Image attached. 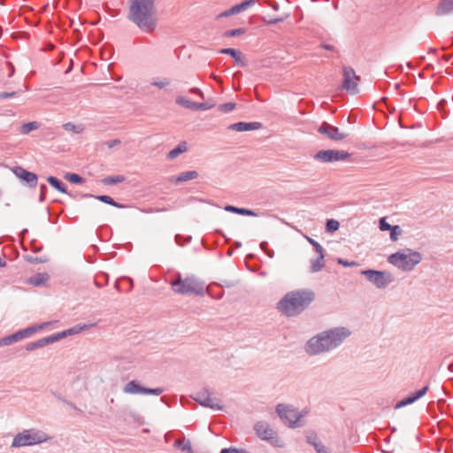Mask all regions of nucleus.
Instances as JSON below:
<instances>
[{"instance_id":"b1692460","label":"nucleus","mask_w":453,"mask_h":453,"mask_svg":"<svg viewBox=\"0 0 453 453\" xmlns=\"http://www.w3.org/2000/svg\"><path fill=\"white\" fill-rule=\"evenodd\" d=\"M198 173L196 171H188L181 173L180 175L175 177L174 181L175 182H183L188 181L190 180L196 179L198 177Z\"/></svg>"},{"instance_id":"2eb2a0df","label":"nucleus","mask_w":453,"mask_h":453,"mask_svg":"<svg viewBox=\"0 0 453 453\" xmlns=\"http://www.w3.org/2000/svg\"><path fill=\"white\" fill-rule=\"evenodd\" d=\"M13 173L20 180L27 183L30 187H35L37 184V175L26 169L17 166L12 170Z\"/></svg>"},{"instance_id":"37998d69","label":"nucleus","mask_w":453,"mask_h":453,"mask_svg":"<svg viewBox=\"0 0 453 453\" xmlns=\"http://www.w3.org/2000/svg\"><path fill=\"white\" fill-rule=\"evenodd\" d=\"M237 213L241 214V215H245V216H255L256 215L254 213V211L248 210V209H244V208H238Z\"/></svg>"},{"instance_id":"4c0bfd02","label":"nucleus","mask_w":453,"mask_h":453,"mask_svg":"<svg viewBox=\"0 0 453 453\" xmlns=\"http://www.w3.org/2000/svg\"><path fill=\"white\" fill-rule=\"evenodd\" d=\"M308 441L314 445L315 450H317L318 453H321V451H323L324 447L320 442L316 441V436H313L312 438L309 437Z\"/></svg>"},{"instance_id":"f257e3e1","label":"nucleus","mask_w":453,"mask_h":453,"mask_svg":"<svg viewBox=\"0 0 453 453\" xmlns=\"http://www.w3.org/2000/svg\"><path fill=\"white\" fill-rule=\"evenodd\" d=\"M156 0H132L129 19L141 29L151 32L156 28Z\"/></svg>"},{"instance_id":"2f4dec72","label":"nucleus","mask_w":453,"mask_h":453,"mask_svg":"<svg viewBox=\"0 0 453 453\" xmlns=\"http://www.w3.org/2000/svg\"><path fill=\"white\" fill-rule=\"evenodd\" d=\"M65 178L71 183L74 184L83 182V179L76 173H66Z\"/></svg>"},{"instance_id":"a211bd4d","label":"nucleus","mask_w":453,"mask_h":453,"mask_svg":"<svg viewBox=\"0 0 453 453\" xmlns=\"http://www.w3.org/2000/svg\"><path fill=\"white\" fill-rule=\"evenodd\" d=\"M258 126H259V124L257 122H250V123L238 122V123L232 125L231 128H233L238 132H245V131L256 129V128H257Z\"/></svg>"},{"instance_id":"6e6d98bb","label":"nucleus","mask_w":453,"mask_h":453,"mask_svg":"<svg viewBox=\"0 0 453 453\" xmlns=\"http://www.w3.org/2000/svg\"><path fill=\"white\" fill-rule=\"evenodd\" d=\"M191 92H194V93H198L201 96H203V92L201 90H199L198 88H193L191 90Z\"/></svg>"},{"instance_id":"13d9d810","label":"nucleus","mask_w":453,"mask_h":453,"mask_svg":"<svg viewBox=\"0 0 453 453\" xmlns=\"http://www.w3.org/2000/svg\"><path fill=\"white\" fill-rule=\"evenodd\" d=\"M45 188H46L45 185H42V186H41V189H42V190H44Z\"/></svg>"},{"instance_id":"412c9836","label":"nucleus","mask_w":453,"mask_h":453,"mask_svg":"<svg viewBox=\"0 0 453 453\" xmlns=\"http://www.w3.org/2000/svg\"><path fill=\"white\" fill-rule=\"evenodd\" d=\"M174 447L176 450L190 453L192 451V446L188 440L186 439H179L174 442Z\"/></svg>"},{"instance_id":"9d476101","label":"nucleus","mask_w":453,"mask_h":453,"mask_svg":"<svg viewBox=\"0 0 453 453\" xmlns=\"http://www.w3.org/2000/svg\"><path fill=\"white\" fill-rule=\"evenodd\" d=\"M378 288H384L393 281V275L385 272L366 270L362 272Z\"/></svg>"},{"instance_id":"4468645a","label":"nucleus","mask_w":453,"mask_h":453,"mask_svg":"<svg viewBox=\"0 0 453 453\" xmlns=\"http://www.w3.org/2000/svg\"><path fill=\"white\" fill-rule=\"evenodd\" d=\"M428 390L429 385H426L422 388L411 393L408 396L398 401V409L414 403L416 401L423 397Z\"/></svg>"},{"instance_id":"4d7b16f0","label":"nucleus","mask_w":453,"mask_h":453,"mask_svg":"<svg viewBox=\"0 0 453 453\" xmlns=\"http://www.w3.org/2000/svg\"><path fill=\"white\" fill-rule=\"evenodd\" d=\"M397 123L398 125L401 127H403V124L401 123V118L400 116L398 115V120H397Z\"/></svg>"},{"instance_id":"7ed1b4c3","label":"nucleus","mask_w":453,"mask_h":453,"mask_svg":"<svg viewBox=\"0 0 453 453\" xmlns=\"http://www.w3.org/2000/svg\"><path fill=\"white\" fill-rule=\"evenodd\" d=\"M349 334L344 328L321 333L311 338L307 344L306 351L310 355H318L337 347Z\"/></svg>"},{"instance_id":"c03bdc74","label":"nucleus","mask_w":453,"mask_h":453,"mask_svg":"<svg viewBox=\"0 0 453 453\" xmlns=\"http://www.w3.org/2000/svg\"><path fill=\"white\" fill-rule=\"evenodd\" d=\"M338 264L342 265L343 266H353L356 265L355 262H348L342 258L338 259Z\"/></svg>"},{"instance_id":"3c124183","label":"nucleus","mask_w":453,"mask_h":453,"mask_svg":"<svg viewBox=\"0 0 453 453\" xmlns=\"http://www.w3.org/2000/svg\"><path fill=\"white\" fill-rule=\"evenodd\" d=\"M230 15H234L233 12H230V9L224 12H221L220 14L218 15V19H220V18H223V17H228Z\"/></svg>"},{"instance_id":"20e7f679","label":"nucleus","mask_w":453,"mask_h":453,"mask_svg":"<svg viewBox=\"0 0 453 453\" xmlns=\"http://www.w3.org/2000/svg\"><path fill=\"white\" fill-rule=\"evenodd\" d=\"M48 436L42 431L27 429L19 433L12 441V447L31 446L47 441Z\"/></svg>"},{"instance_id":"6ab92c4d","label":"nucleus","mask_w":453,"mask_h":453,"mask_svg":"<svg viewBox=\"0 0 453 453\" xmlns=\"http://www.w3.org/2000/svg\"><path fill=\"white\" fill-rule=\"evenodd\" d=\"M219 52L222 54L230 55L233 58H234V60L237 64L245 65V63L242 60V53L240 51L236 50L235 49H232V48L222 49L219 50Z\"/></svg>"},{"instance_id":"5701e85b","label":"nucleus","mask_w":453,"mask_h":453,"mask_svg":"<svg viewBox=\"0 0 453 453\" xmlns=\"http://www.w3.org/2000/svg\"><path fill=\"white\" fill-rule=\"evenodd\" d=\"M48 275L46 273H37L27 280V283L33 286H40L46 282Z\"/></svg>"},{"instance_id":"603ef678","label":"nucleus","mask_w":453,"mask_h":453,"mask_svg":"<svg viewBox=\"0 0 453 453\" xmlns=\"http://www.w3.org/2000/svg\"><path fill=\"white\" fill-rule=\"evenodd\" d=\"M281 21H283L282 18H276L274 19L266 21V23L267 24H276V23H279V22H281Z\"/></svg>"},{"instance_id":"f03ea898","label":"nucleus","mask_w":453,"mask_h":453,"mask_svg":"<svg viewBox=\"0 0 453 453\" xmlns=\"http://www.w3.org/2000/svg\"><path fill=\"white\" fill-rule=\"evenodd\" d=\"M313 300L314 293L311 291H292L278 303V310L286 316H295L307 308Z\"/></svg>"},{"instance_id":"ddd939ff","label":"nucleus","mask_w":453,"mask_h":453,"mask_svg":"<svg viewBox=\"0 0 453 453\" xmlns=\"http://www.w3.org/2000/svg\"><path fill=\"white\" fill-rule=\"evenodd\" d=\"M124 392L127 394H152L156 395H159L162 392V388H146L139 386L136 381L132 380L128 382L124 388Z\"/></svg>"},{"instance_id":"423d86ee","label":"nucleus","mask_w":453,"mask_h":453,"mask_svg":"<svg viewBox=\"0 0 453 453\" xmlns=\"http://www.w3.org/2000/svg\"><path fill=\"white\" fill-rule=\"evenodd\" d=\"M351 157V154L341 150H319L313 158L323 164L334 163L339 161H348Z\"/></svg>"},{"instance_id":"aec40b11","label":"nucleus","mask_w":453,"mask_h":453,"mask_svg":"<svg viewBox=\"0 0 453 453\" xmlns=\"http://www.w3.org/2000/svg\"><path fill=\"white\" fill-rule=\"evenodd\" d=\"M176 103L179 105H181V106H183L187 109L192 110V111H198V108L200 107V106H198V103L193 102L190 99L184 97V96L178 97L176 99Z\"/></svg>"},{"instance_id":"0eeeda50","label":"nucleus","mask_w":453,"mask_h":453,"mask_svg":"<svg viewBox=\"0 0 453 453\" xmlns=\"http://www.w3.org/2000/svg\"><path fill=\"white\" fill-rule=\"evenodd\" d=\"M173 289L175 293L181 295L199 294L203 292V287L200 283L191 277H188L184 280L179 277L173 282Z\"/></svg>"},{"instance_id":"680f3d73","label":"nucleus","mask_w":453,"mask_h":453,"mask_svg":"<svg viewBox=\"0 0 453 453\" xmlns=\"http://www.w3.org/2000/svg\"><path fill=\"white\" fill-rule=\"evenodd\" d=\"M397 68H398V71H399V70H400V68H402V66H401V65H397Z\"/></svg>"},{"instance_id":"e433bc0d","label":"nucleus","mask_w":453,"mask_h":453,"mask_svg":"<svg viewBox=\"0 0 453 453\" xmlns=\"http://www.w3.org/2000/svg\"><path fill=\"white\" fill-rule=\"evenodd\" d=\"M235 108L234 103H226L219 105V109L222 112H229L232 111Z\"/></svg>"},{"instance_id":"9b49d317","label":"nucleus","mask_w":453,"mask_h":453,"mask_svg":"<svg viewBox=\"0 0 453 453\" xmlns=\"http://www.w3.org/2000/svg\"><path fill=\"white\" fill-rule=\"evenodd\" d=\"M318 131L321 134L334 142L342 141L348 136L347 133L341 131L338 127H334L326 122L322 123V125L318 128Z\"/></svg>"},{"instance_id":"c9c22d12","label":"nucleus","mask_w":453,"mask_h":453,"mask_svg":"<svg viewBox=\"0 0 453 453\" xmlns=\"http://www.w3.org/2000/svg\"><path fill=\"white\" fill-rule=\"evenodd\" d=\"M18 338L16 336L15 334L10 335V336H7V337H4L3 339L0 340V346L1 345H10L12 344V342H18Z\"/></svg>"},{"instance_id":"c85d7f7f","label":"nucleus","mask_w":453,"mask_h":453,"mask_svg":"<svg viewBox=\"0 0 453 453\" xmlns=\"http://www.w3.org/2000/svg\"><path fill=\"white\" fill-rule=\"evenodd\" d=\"M97 200L103 202V203H108L110 205H112L114 207H117V208H124L125 206L123 204H120V203H116L111 196H98L96 197Z\"/></svg>"},{"instance_id":"c756f323","label":"nucleus","mask_w":453,"mask_h":453,"mask_svg":"<svg viewBox=\"0 0 453 453\" xmlns=\"http://www.w3.org/2000/svg\"><path fill=\"white\" fill-rule=\"evenodd\" d=\"M323 258H324V255H323V253H321V255H319V257L318 259L311 261V272L312 273L319 272L323 268V266H324Z\"/></svg>"},{"instance_id":"f704fd0d","label":"nucleus","mask_w":453,"mask_h":453,"mask_svg":"<svg viewBox=\"0 0 453 453\" xmlns=\"http://www.w3.org/2000/svg\"><path fill=\"white\" fill-rule=\"evenodd\" d=\"M244 33H245V30L243 28H237V29L226 31L223 35L225 37H233V36L243 35Z\"/></svg>"},{"instance_id":"4be33fe9","label":"nucleus","mask_w":453,"mask_h":453,"mask_svg":"<svg viewBox=\"0 0 453 453\" xmlns=\"http://www.w3.org/2000/svg\"><path fill=\"white\" fill-rule=\"evenodd\" d=\"M54 342H55V339H54L53 335H50L46 338L41 339L35 342L29 343L27 346V349L33 350L35 349L43 347L44 345Z\"/></svg>"},{"instance_id":"f8f14e48","label":"nucleus","mask_w":453,"mask_h":453,"mask_svg":"<svg viewBox=\"0 0 453 453\" xmlns=\"http://www.w3.org/2000/svg\"><path fill=\"white\" fill-rule=\"evenodd\" d=\"M196 400L203 406L210 407L213 410H221L220 401L214 395L207 392L198 393Z\"/></svg>"},{"instance_id":"473e14b6","label":"nucleus","mask_w":453,"mask_h":453,"mask_svg":"<svg viewBox=\"0 0 453 453\" xmlns=\"http://www.w3.org/2000/svg\"><path fill=\"white\" fill-rule=\"evenodd\" d=\"M339 226H340V224L337 220L329 219L326 222V228L327 232L333 233V232L338 230Z\"/></svg>"},{"instance_id":"393cba45","label":"nucleus","mask_w":453,"mask_h":453,"mask_svg":"<svg viewBox=\"0 0 453 453\" xmlns=\"http://www.w3.org/2000/svg\"><path fill=\"white\" fill-rule=\"evenodd\" d=\"M83 328L84 327H81V326H74V327L70 328L68 330H65V331L58 333L56 334H53V337H54L55 342H56V341H58V340L67 336V335H71V334H74L80 333Z\"/></svg>"},{"instance_id":"7c9ffc66","label":"nucleus","mask_w":453,"mask_h":453,"mask_svg":"<svg viewBox=\"0 0 453 453\" xmlns=\"http://www.w3.org/2000/svg\"><path fill=\"white\" fill-rule=\"evenodd\" d=\"M39 127V124L36 121L28 122L21 126L20 131L22 134H28L32 130H35Z\"/></svg>"},{"instance_id":"dca6fc26","label":"nucleus","mask_w":453,"mask_h":453,"mask_svg":"<svg viewBox=\"0 0 453 453\" xmlns=\"http://www.w3.org/2000/svg\"><path fill=\"white\" fill-rule=\"evenodd\" d=\"M255 430L257 434L263 440H273L274 438V431L266 423H257Z\"/></svg>"},{"instance_id":"cd10ccee","label":"nucleus","mask_w":453,"mask_h":453,"mask_svg":"<svg viewBox=\"0 0 453 453\" xmlns=\"http://www.w3.org/2000/svg\"><path fill=\"white\" fill-rule=\"evenodd\" d=\"M380 228L382 231L391 230V232H390L391 238L393 240H396V226H391L389 224H388L385 218H382L380 220Z\"/></svg>"},{"instance_id":"a18cd8bd","label":"nucleus","mask_w":453,"mask_h":453,"mask_svg":"<svg viewBox=\"0 0 453 453\" xmlns=\"http://www.w3.org/2000/svg\"><path fill=\"white\" fill-rule=\"evenodd\" d=\"M15 95H16V92H12V93L2 92V93H0V100L9 98V97L13 96Z\"/></svg>"},{"instance_id":"39448f33","label":"nucleus","mask_w":453,"mask_h":453,"mask_svg":"<svg viewBox=\"0 0 453 453\" xmlns=\"http://www.w3.org/2000/svg\"><path fill=\"white\" fill-rule=\"evenodd\" d=\"M421 260L422 256L418 251H414L411 249L398 250V269L410 272L413 270Z\"/></svg>"},{"instance_id":"5fc2aeb1","label":"nucleus","mask_w":453,"mask_h":453,"mask_svg":"<svg viewBox=\"0 0 453 453\" xmlns=\"http://www.w3.org/2000/svg\"><path fill=\"white\" fill-rule=\"evenodd\" d=\"M6 265L5 260L0 257V267H4Z\"/></svg>"},{"instance_id":"de8ad7c7","label":"nucleus","mask_w":453,"mask_h":453,"mask_svg":"<svg viewBox=\"0 0 453 453\" xmlns=\"http://www.w3.org/2000/svg\"><path fill=\"white\" fill-rule=\"evenodd\" d=\"M198 106H200L198 108V110H203V111L204 110H209V109L213 107L212 104H198Z\"/></svg>"},{"instance_id":"6e6552de","label":"nucleus","mask_w":453,"mask_h":453,"mask_svg":"<svg viewBox=\"0 0 453 453\" xmlns=\"http://www.w3.org/2000/svg\"><path fill=\"white\" fill-rule=\"evenodd\" d=\"M342 88L350 94L358 93L360 77L356 74L354 69L349 66H344L342 69Z\"/></svg>"},{"instance_id":"09e8293b","label":"nucleus","mask_w":453,"mask_h":453,"mask_svg":"<svg viewBox=\"0 0 453 453\" xmlns=\"http://www.w3.org/2000/svg\"><path fill=\"white\" fill-rule=\"evenodd\" d=\"M121 180H122V178L117 177L116 179H112V178L107 179V180H105V182L109 183V184H113V183L119 182Z\"/></svg>"},{"instance_id":"49530a36","label":"nucleus","mask_w":453,"mask_h":453,"mask_svg":"<svg viewBox=\"0 0 453 453\" xmlns=\"http://www.w3.org/2000/svg\"><path fill=\"white\" fill-rule=\"evenodd\" d=\"M242 9L239 4H235L233 7L230 8V12H233L234 14H237L242 12Z\"/></svg>"},{"instance_id":"ea45409f","label":"nucleus","mask_w":453,"mask_h":453,"mask_svg":"<svg viewBox=\"0 0 453 453\" xmlns=\"http://www.w3.org/2000/svg\"><path fill=\"white\" fill-rule=\"evenodd\" d=\"M153 86H156L159 88H165L167 85H169V81L166 79L164 80H156L152 82Z\"/></svg>"},{"instance_id":"8fccbe9b","label":"nucleus","mask_w":453,"mask_h":453,"mask_svg":"<svg viewBox=\"0 0 453 453\" xmlns=\"http://www.w3.org/2000/svg\"><path fill=\"white\" fill-rule=\"evenodd\" d=\"M225 210H226V211H230V212L237 213L238 208H237V207H234V206H232V205H226V206L225 207Z\"/></svg>"},{"instance_id":"72a5a7b5","label":"nucleus","mask_w":453,"mask_h":453,"mask_svg":"<svg viewBox=\"0 0 453 453\" xmlns=\"http://www.w3.org/2000/svg\"><path fill=\"white\" fill-rule=\"evenodd\" d=\"M35 332V328H27L25 330L19 331V332L15 333V334H16L18 340L19 341L23 338L29 336L30 334H32Z\"/></svg>"},{"instance_id":"a19ab883","label":"nucleus","mask_w":453,"mask_h":453,"mask_svg":"<svg viewBox=\"0 0 453 453\" xmlns=\"http://www.w3.org/2000/svg\"><path fill=\"white\" fill-rule=\"evenodd\" d=\"M220 453H245L243 449H239L234 447H230L221 449Z\"/></svg>"},{"instance_id":"79ce46f5","label":"nucleus","mask_w":453,"mask_h":453,"mask_svg":"<svg viewBox=\"0 0 453 453\" xmlns=\"http://www.w3.org/2000/svg\"><path fill=\"white\" fill-rule=\"evenodd\" d=\"M307 240L316 248V250L319 253V255H321V253H323V248L321 247L320 244H319L317 242H315L313 239L310 237H307Z\"/></svg>"},{"instance_id":"58836bf2","label":"nucleus","mask_w":453,"mask_h":453,"mask_svg":"<svg viewBox=\"0 0 453 453\" xmlns=\"http://www.w3.org/2000/svg\"><path fill=\"white\" fill-rule=\"evenodd\" d=\"M257 3V0H245L241 4H238L242 12L246 11L249 7L254 5Z\"/></svg>"},{"instance_id":"f3484780","label":"nucleus","mask_w":453,"mask_h":453,"mask_svg":"<svg viewBox=\"0 0 453 453\" xmlns=\"http://www.w3.org/2000/svg\"><path fill=\"white\" fill-rule=\"evenodd\" d=\"M451 12H453V0H441L435 13L439 16H443Z\"/></svg>"},{"instance_id":"1a4fd4ad","label":"nucleus","mask_w":453,"mask_h":453,"mask_svg":"<svg viewBox=\"0 0 453 453\" xmlns=\"http://www.w3.org/2000/svg\"><path fill=\"white\" fill-rule=\"evenodd\" d=\"M277 412L283 422L289 427L296 426L300 418L302 417L296 410L293 409L289 405L279 404L277 406Z\"/></svg>"},{"instance_id":"a878e982","label":"nucleus","mask_w":453,"mask_h":453,"mask_svg":"<svg viewBox=\"0 0 453 453\" xmlns=\"http://www.w3.org/2000/svg\"><path fill=\"white\" fill-rule=\"evenodd\" d=\"M187 150H188L187 142H183L180 143L176 148L172 150L168 153L167 157L170 159H173V158L177 157L180 154L185 152Z\"/></svg>"},{"instance_id":"bb28decb","label":"nucleus","mask_w":453,"mask_h":453,"mask_svg":"<svg viewBox=\"0 0 453 453\" xmlns=\"http://www.w3.org/2000/svg\"><path fill=\"white\" fill-rule=\"evenodd\" d=\"M47 180L58 191H59V192H61L63 194L66 193V189H65V185L58 179H57L56 177L50 176L47 179Z\"/></svg>"},{"instance_id":"052dcab7","label":"nucleus","mask_w":453,"mask_h":453,"mask_svg":"<svg viewBox=\"0 0 453 453\" xmlns=\"http://www.w3.org/2000/svg\"><path fill=\"white\" fill-rule=\"evenodd\" d=\"M397 229H398V235L400 234V226H397Z\"/></svg>"},{"instance_id":"864d4df0","label":"nucleus","mask_w":453,"mask_h":453,"mask_svg":"<svg viewBox=\"0 0 453 453\" xmlns=\"http://www.w3.org/2000/svg\"><path fill=\"white\" fill-rule=\"evenodd\" d=\"M388 261L389 263L395 265L396 263V254H392L391 256H389Z\"/></svg>"},{"instance_id":"bf43d9fd","label":"nucleus","mask_w":453,"mask_h":453,"mask_svg":"<svg viewBox=\"0 0 453 453\" xmlns=\"http://www.w3.org/2000/svg\"><path fill=\"white\" fill-rule=\"evenodd\" d=\"M46 324H43L42 326H39V328H43L45 326Z\"/></svg>"}]
</instances>
